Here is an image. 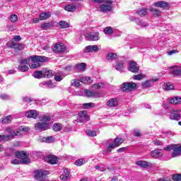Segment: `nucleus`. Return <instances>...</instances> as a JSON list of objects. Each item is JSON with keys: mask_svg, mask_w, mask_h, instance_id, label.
Returning a JSON list of instances; mask_svg holds the SVG:
<instances>
[{"mask_svg": "<svg viewBox=\"0 0 181 181\" xmlns=\"http://www.w3.org/2000/svg\"><path fill=\"white\" fill-rule=\"evenodd\" d=\"M92 97H93V98H100V93H98L97 91H93Z\"/></svg>", "mask_w": 181, "mask_h": 181, "instance_id": "60", "label": "nucleus"}, {"mask_svg": "<svg viewBox=\"0 0 181 181\" xmlns=\"http://www.w3.org/2000/svg\"><path fill=\"white\" fill-rule=\"evenodd\" d=\"M7 45L9 47H13V49H16V43H15L13 41H9L8 43H7Z\"/></svg>", "mask_w": 181, "mask_h": 181, "instance_id": "57", "label": "nucleus"}, {"mask_svg": "<svg viewBox=\"0 0 181 181\" xmlns=\"http://www.w3.org/2000/svg\"><path fill=\"white\" fill-rule=\"evenodd\" d=\"M59 177L61 180H67V179H70V172L69 170L64 169Z\"/></svg>", "mask_w": 181, "mask_h": 181, "instance_id": "24", "label": "nucleus"}, {"mask_svg": "<svg viewBox=\"0 0 181 181\" xmlns=\"http://www.w3.org/2000/svg\"><path fill=\"white\" fill-rule=\"evenodd\" d=\"M151 12H152L153 15H154L155 16H160L161 14L160 11H159V9L157 8H151Z\"/></svg>", "mask_w": 181, "mask_h": 181, "instance_id": "44", "label": "nucleus"}, {"mask_svg": "<svg viewBox=\"0 0 181 181\" xmlns=\"http://www.w3.org/2000/svg\"><path fill=\"white\" fill-rule=\"evenodd\" d=\"M151 156H152V158H154L155 159H159V158H162V150L160 149H157V150H154L152 151L150 153Z\"/></svg>", "mask_w": 181, "mask_h": 181, "instance_id": "21", "label": "nucleus"}, {"mask_svg": "<svg viewBox=\"0 0 181 181\" xmlns=\"http://www.w3.org/2000/svg\"><path fill=\"white\" fill-rule=\"evenodd\" d=\"M11 22L15 23L18 21V16L16 14H13L10 16Z\"/></svg>", "mask_w": 181, "mask_h": 181, "instance_id": "55", "label": "nucleus"}, {"mask_svg": "<svg viewBox=\"0 0 181 181\" xmlns=\"http://www.w3.org/2000/svg\"><path fill=\"white\" fill-rule=\"evenodd\" d=\"M28 60H30V64H28L30 69H37V67H40L39 62L43 63L47 60V58L43 56L34 55L28 57Z\"/></svg>", "mask_w": 181, "mask_h": 181, "instance_id": "1", "label": "nucleus"}, {"mask_svg": "<svg viewBox=\"0 0 181 181\" xmlns=\"http://www.w3.org/2000/svg\"><path fill=\"white\" fill-rule=\"evenodd\" d=\"M49 28H52V23H45L41 25V29H43L44 30H47Z\"/></svg>", "mask_w": 181, "mask_h": 181, "instance_id": "47", "label": "nucleus"}, {"mask_svg": "<svg viewBox=\"0 0 181 181\" xmlns=\"http://www.w3.org/2000/svg\"><path fill=\"white\" fill-rule=\"evenodd\" d=\"M51 123H44L42 122H39L35 124V129L36 131H47V129H50Z\"/></svg>", "mask_w": 181, "mask_h": 181, "instance_id": "6", "label": "nucleus"}, {"mask_svg": "<svg viewBox=\"0 0 181 181\" xmlns=\"http://www.w3.org/2000/svg\"><path fill=\"white\" fill-rule=\"evenodd\" d=\"M80 80L83 84H90V83H93V79L89 76H80Z\"/></svg>", "mask_w": 181, "mask_h": 181, "instance_id": "27", "label": "nucleus"}, {"mask_svg": "<svg viewBox=\"0 0 181 181\" xmlns=\"http://www.w3.org/2000/svg\"><path fill=\"white\" fill-rule=\"evenodd\" d=\"M20 131H23V132H28L30 131V128L29 127L21 126L19 127Z\"/></svg>", "mask_w": 181, "mask_h": 181, "instance_id": "54", "label": "nucleus"}, {"mask_svg": "<svg viewBox=\"0 0 181 181\" xmlns=\"http://www.w3.org/2000/svg\"><path fill=\"white\" fill-rule=\"evenodd\" d=\"M78 116L80 117V119H79L80 122H87V121L90 119L88 118V116H87L86 111H81L78 113Z\"/></svg>", "mask_w": 181, "mask_h": 181, "instance_id": "20", "label": "nucleus"}, {"mask_svg": "<svg viewBox=\"0 0 181 181\" xmlns=\"http://www.w3.org/2000/svg\"><path fill=\"white\" fill-rule=\"evenodd\" d=\"M1 122L3 124H8L9 122H11V121H12V116L11 115H8L4 118H2L1 119Z\"/></svg>", "mask_w": 181, "mask_h": 181, "instance_id": "40", "label": "nucleus"}, {"mask_svg": "<svg viewBox=\"0 0 181 181\" xmlns=\"http://www.w3.org/2000/svg\"><path fill=\"white\" fill-rule=\"evenodd\" d=\"M53 129L55 131V132H59L62 129V128H63V126H62L61 124H59V123H55L54 125H53Z\"/></svg>", "mask_w": 181, "mask_h": 181, "instance_id": "46", "label": "nucleus"}, {"mask_svg": "<svg viewBox=\"0 0 181 181\" xmlns=\"http://www.w3.org/2000/svg\"><path fill=\"white\" fill-rule=\"evenodd\" d=\"M59 26L62 29H67V28H70V24L65 21H62L59 22Z\"/></svg>", "mask_w": 181, "mask_h": 181, "instance_id": "37", "label": "nucleus"}, {"mask_svg": "<svg viewBox=\"0 0 181 181\" xmlns=\"http://www.w3.org/2000/svg\"><path fill=\"white\" fill-rule=\"evenodd\" d=\"M53 52L54 53H64L66 52V45L62 42L54 44Z\"/></svg>", "mask_w": 181, "mask_h": 181, "instance_id": "9", "label": "nucleus"}, {"mask_svg": "<svg viewBox=\"0 0 181 181\" xmlns=\"http://www.w3.org/2000/svg\"><path fill=\"white\" fill-rule=\"evenodd\" d=\"M86 133L88 136H97V132H95V130L87 129L86 131Z\"/></svg>", "mask_w": 181, "mask_h": 181, "instance_id": "38", "label": "nucleus"}, {"mask_svg": "<svg viewBox=\"0 0 181 181\" xmlns=\"http://www.w3.org/2000/svg\"><path fill=\"white\" fill-rule=\"evenodd\" d=\"M0 98H1V100H9L11 97L6 94H1Z\"/></svg>", "mask_w": 181, "mask_h": 181, "instance_id": "61", "label": "nucleus"}, {"mask_svg": "<svg viewBox=\"0 0 181 181\" xmlns=\"http://www.w3.org/2000/svg\"><path fill=\"white\" fill-rule=\"evenodd\" d=\"M115 69L118 71H122L124 70V64L123 63H117L115 66Z\"/></svg>", "mask_w": 181, "mask_h": 181, "instance_id": "49", "label": "nucleus"}, {"mask_svg": "<svg viewBox=\"0 0 181 181\" xmlns=\"http://www.w3.org/2000/svg\"><path fill=\"white\" fill-rule=\"evenodd\" d=\"M39 113H37V111H36V110H31L25 112V117H27L28 118H34V119H36Z\"/></svg>", "mask_w": 181, "mask_h": 181, "instance_id": "18", "label": "nucleus"}, {"mask_svg": "<svg viewBox=\"0 0 181 181\" xmlns=\"http://www.w3.org/2000/svg\"><path fill=\"white\" fill-rule=\"evenodd\" d=\"M44 76V73L40 71H37L34 72L35 78H42Z\"/></svg>", "mask_w": 181, "mask_h": 181, "instance_id": "43", "label": "nucleus"}, {"mask_svg": "<svg viewBox=\"0 0 181 181\" xmlns=\"http://www.w3.org/2000/svg\"><path fill=\"white\" fill-rule=\"evenodd\" d=\"M105 35H112L114 33V29H112L111 27H106L103 30Z\"/></svg>", "mask_w": 181, "mask_h": 181, "instance_id": "36", "label": "nucleus"}, {"mask_svg": "<svg viewBox=\"0 0 181 181\" xmlns=\"http://www.w3.org/2000/svg\"><path fill=\"white\" fill-rule=\"evenodd\" d=\"M163 88L165 91H170V90H173V88H175V86H173V84L171 83H165L163 85Z\"/></svg>", "mask_w": 181, "mask_h": 181, "instance_id": "29", "label": "nucleus"}, {"mask_svg": "<svg viewBox=\"0 0 181 181\" xmlns=\"http://www.w3.org/2000/svg\"><path fill=\"white\" fill-rule=\"evenodd\" d=\"M118 105V100L117 98H112L107 103V107H117Z\"/></svg>", "mask_w": 181, "mask_h": 181, "instance_id": "26", "label": "nucleus"}, {"mask_svg": "<svg viewBox=\"0 0 181 181\" xmlns=\"http://www.w3.org/2000/svg\"><path fill=\"white\" fill-rule=\"evenodd\" d=\"M171 74L173 76H181V66H174L170 69Z\"/></svg>", "mask_w": 181, "mask_h": 181, "instance_id": "17", "label": "nucleus"}, {"mask_svg": "<svg viewBox=\"0 0 181 181\" xmlns=\"http://www.w3.org/2000/svg\"><path fill=\"white\" fill-rule=\"evenodd\" d=\"M164 151H173L172 158H177L180 156L181 153V146L179 144H170L163 148Z\"/></svg>", "mask_w": 181, "mask_h": 181, "instance_id": "2", "label": "nucleus"}, {"mask_svg": "<svg viewBox=\"0 0 181 181\" xmlns=\"http://www.w3.org/2000/svg\"><path fill=\"white\" fill-rule=\"evenodd\" d=\"M71 86L74 87H79L80 86V81L77 79H74L71 81Z\"/></svg>", "mask_w": 181, "mask_h": 181, "instance_id": "53", "label": "nucleus"}, {"mask_svg": "<svg viewBox=\"0 0 181 181\" xmlns=\"http://www.w3.org/2000/svg\"><path fill=\"white\" fill-rule=\"evenodd\" d=\"M141 130L139 129H134V136H141Z\"/></svg>", "mask_w": 181, "mask_h": 181, "instance_id": "62", "label": "nucleus"}, {"mask_svg": "<svg viewBox=\"0 0 181 181\" xmlns=\"http://www.w3.org/2000/svg\"><path fill=\"white\" fill-rule=\"evenodd\" d=\"M157 81H158V78H153L151 80H147L145 82H144L143 83H141V86H142L143 88H149V87H152V85L153 84V83H156Z\"/></svg>", "mask_w": 181, "mask_h": 181, "instance_id": "19", "label": "nucleus"}, {"mask_svg": "<svg viewBox=\"0 0 181 181\" xmlns=\"http://www.w3.org/2000/svg\"><path fill=\"white\" fill-rule=\"evenodd\" d=\"M136 23L140 25V26H148V23L141 21V19H136Z\"/></svg>", "mask_w": 181, "mask_h": 181, "instance_id": "51", "label": "nucleus"}, {"mask_svg": "<svg viewBox=\"0 0 181 181\" xmlns=\"http://www.w3.org/2000/svg\"><path fill=\"white\" fill-rule=\"evenodd\" d=\"M84 93L86 97H93V91H90L89 90H85Z\"/></svg>", "mask_w": 181, "mask_h": 181, "instance_id": "59", "label": "nucleus"}, {"mask_svg": "<svg viewBox=\"0 0 181 181\" xmlns=\"http://www.w3.org/2000/svg\"><path fill=\"white\" fill-rule=\"evenodd\" d=\"M181 109H175L170 115V119L179 121L180 119Z\"/></svg>", "mask_w": 181, "mask_h": 181, "instance_id": "14", "label": "nucleus"}, {"mask_svg": "<svg viewBox=\"0 0 181 181\" xmlns=\"http://www.w3.org/2000/svg\"><path fill=\"white\" fill-rule=\"evenodd\" d=\"M12 165H20V163H22V161L19 160V158H15L11 160Z\"/></svg>", "mask_w": 181, "mask_h": 181, "instance_id": "56", "label": "nucleus"}, {"mask_svg": "<svg viewBox=\"0 0 181 181\" xmlns=\"http://www.w3.org/2000/svg\"><path fill=\"white\" fill-rule=\"evenodd\" d=\"M47 159L49 163H50L51 165H56V163H57L59 160L56 156H52V155L47 156Z\"/></svg>", "mask_w": 181, "mask_h": 181, "instance_id": "25", "label": "nucleus"}, {"mask_svg": "<svg viewBox=\"0 0 181 181\" xmlns=\"http://www.w3.org/2000/svg\"><path fill=\"white\" fill-rule=\"evenodd\" d=\"M50 119H52V118L50 116L47 115H44L40 117V122H43L44 124H50Z\"/></svg>", "mask_w": 181, "mask_h": 181, "instance_id": "32", "label": "nucleus"}, {"mask_svg": "<svg viewBox=\"0 0 181 181\" xmlns=\"http://www.w3.org/2000/svg\"><path fill=\"white\" fill-rule=\"evenodd\" d=\"M30 59H28V58L21 59L18 66V70L23 73L28 71V70H29V66H28L26 64H30Z\"/></svg>", "mask_w": 181, "mask_h": 181, "instance_id": "5", "label": "nucleus"}, {"mask_svg": "<svg viewBox=\"0 0 181 181\" xmlns=\"http://www.w3.org/2000/svg\"><path fill=\"white\" fill-rule=\"evenodd\" d=\"M134 80H143L145 78V74H139L133 76Z\"/></svg>", "mask_w": 181, "mask_h": 181, "instance_id": "48", "label": "nucleus"}, {"mask_svg": "<svg viewBox=\"0 0 181 181\" xmlns=\"http://www.w3.org/2000/svg\"><path fill=\"white\" fill-rule=\"evenodd\" d=\"M6 131L7 132V134H9L8 135H6V141L13 139L15 136H19V135H21V133L19 132H15V130H13V129L11 127L6 128Z\"/></svg>", "mask_w": 181, "mask_h": 181, "instance_id": "7", "label": "nucleus"}, {"mask_svg": "<svg viewBox=\"0 0 181 181\" xmlns=\"http://www.w3.org/2000/svg\"><path fill=\"white\" fill-rule=\"evenodd\" d=\"M44 77H47L48 78L53 77V71L45 70L44 73Z\"/></svg>", "mask_w": 181, "mask_h": 181, "instance_id": "45", "label": "nucleus"}, {"mask_svg": "<svg viewBox=\"0 0 181 181\" xmlns=\"http://www.w3.org/2000/svg\"><path fill=\"white\" fill-rule=\"evenodd\" d=\"M129 70L132 71V73H138V71H139V66L136 62L131 61L129 65Z\"/></svg>", "mask_w": 181, "mask_h": 181, "instance_id": "15", "label": "nucleus"}, {"mask_svg": "<svg viewBox=\"0 0 181 181\" xmlns=\"http://www.w3.org/2000/svg\"><path fill=\"white\" fill-rule=\"evenodd\" d=\"M28 153L25 151H16V157L18 159H20L21 163L23 165H28V163H30V160L28 158Z\"/></svg>", "mask_w": 181, "mask_h": 181, "instance_id": "3", "label": "nucleus"}, {"mask_svg": "<svg viewBox=\"0 0 181 181\" xmlns=\"http://www.w3.org/2000/svg\"><path fill=\"white\" fill-rule=\"evenodd\" d=\"M62 78H63V76H59V75L54 76V79L56 81H62Z\"/></svg>", "mask_w": 181, "mask_h": 181, "instance_id": "64", "label": "nucleus"}, {"mask_svg": "<svg viewBox=\"0 0 181 181\" xmlns=\"http://www.w3.org/2000/svg\"><path fill=\"white\" fill-rule=\"evenodd\" d=\"M117 57V55L114 52H110L106 56L107 59L109 61L115 60Z\"/></svg>", "mask_w": 181, "mask_h": 181, "instance_id": "34", "label": "nucleus"}, {"mask_svg": "<svg viewBox=\"0 0 181 181\" xmlns=\"http://www.w3.org/2000/svg\"><path fill=\"white\" fill-rule=\"evenodd\" d=\"M49 175V171L38 170L35 171V179L40 181H44L46 179V176Z\"/></svg>", "mask_w": 181, "mask_h": 181, "instance_id": "4", "label": "nucleus"}, {"mask_svg": "<svg viewBox=\"0 0 181 181\" xmlns=\"http://www.w3.org/2000/svg\"><path fill=\"white\" fill-rule=\"evenodd\" d=\"M16 49H17L18 50H23V49H25V45L19 43L16 46Z\"/></svg>", "mask_w": 181, "mask_h": 181, "instance_id": "58", "label": "nucleus"}, {"mask_svg": "<svg viewBox=\"0 0 181 181\" xmlns=\"http://www.w3.org/2000/svg\"><path fill=\"white\" fill-rule=\"evenodd\" d=\"M86 37L90 42H97L100 40V33L95 32L93 33H86Z\"/></svg>", "mask_w": 181, "mask_h": 181, "instance_id": "11", "label": "nucleus"}, {"mask_svg": "<svg viewBox=\"0 0 181 181\" xmlns=\"http://www.w3.org/2000/svg\"><path fill=\"white\" fill-rule=\"evenodd\" d=\"M136 88V83L134 82L124 83L121 86L122 91H131Z\"/></svg>", "mask_w": 181, "mask_h": 181, "instance_id": "10", "label": "nucleus"}, {"mask_svg": "<svg viewBox=\"0 0 181 181\" xmlns=\"http://www.w3.org/2000/svg\"><path fill=\"white\" fill-rule=\"evenodd\" d=\"M154 6H156V8H162L163 9H165V8H168V6H169V3L160 1L154 3Z\"/></svg>", "mask_w": 181, "mask_h": 181, "instance_id": "22", "label": "nucleus"}, {"mask_svg": "<svg viewBox=\"0 0 181 181\" xmlns=\"http://www.w3.org/2000/svg\"><path fill=\"white\" fill-rule=\"evenodd\" d=\"M42 142H46L47 144H52L54 141V137L49 136L47 137L41 138Z\"/></svg>", "mask_w": 181, "mask_h": 181, "instance_id": "31", "label": "nucleus"}, {"mask_svg": "<svg viewBox=\"0 0 181 181\" xmlns=\"http://www.w3.org/2000/svg\"><path fill=\"white\" fill-rule=\"evenodd\" d=\"M148 13V11L146 8H141L140 10L137 11V15L139 16H145Z\"/></svg>", "mask_w": 181, "mask_h": 181, "instance_id": "42", "label": "nucleus"}, {"mask_svg": "<svg viewBox=\"0 0 181 181\" xmlns=\"http://www.w3.org/2000/svg\"><path fill=\"white\" fill-rule=\"evenodd\" d=\"M82 107L85 110H88V108H93V107H95V104L93 103H83Z\"/></svg>", "mask_w": 181, "mask_h": 181, "instance_id": "41", "label": "nucleus"}, {"mask_svg": "<svg viewBox=\"0 0 181 181\" xmlns=\"http://www.w3.org/2000/svg\"><path fill=\"white\" fill-rule=\"evenodd\" d=\"M153 144L156 146H162V145H163V143L161 141H159V140L153 141Z\"/></svg>", "mask_w": 181, "mask_h": 181, "instance_id": "63", "label": "nucleus"}, {"mask_svg": "<svg viewBox=\"0 0 181 181\" xmlns=\"http://www.w3.org/2000/svg\"><path fill=\"white\" fill-rule=\"evenodd\" d=\"M84 163H86V160H84L83 158H79L76 161L75 165L76 166H82V165H84Z\"/></svg>", "mask_w": 181, "mask_h": 181, "instance_id": "50", "label": "nucleus"}, {"mask_svg": "<svg viewBox=\"0 0 181 181\" xmlns=\"http://www.w3.org/2000/svg\"><path fill=\"white\" fill-rule=\"evenodd\" d=\"M112 1L107 0V3L105 4H100L99 6V9L100 12H110L112 9Z\"/></svg>", "mask_w": 181, "mask_h": 181, "instance_id": "8", "label": "nucleus"}, {"mask_svg": "<svg viewBox=\"0 0 181 181\" xmlns=\"http://www.w3.org/2000/svg\"><path fill=\"white\" fill-rule=\"evenodd\" d=\"M173 180L180 181L181 180V174H174L172 177Z\"/></svg>", "mask_w": 181, "mask_h": 181, "instance_id": "52", "label": "nucleus"}, {"mask_svg": "<svg viewBox=\"0 0 181 181\" xmlns=\"http://www.w3.org/2000/svg\"><path fill=\"white\" fill-rule=\"evenodd\" d=\"M170 104H173L174 105H179L181 104V98L179 96H175L170 99L169 100Z\"/></svg>", "mask_w": 181, "mask_h": 181, "instance_id": "23", "label": "nucleus"}, {"mask_svg": "<svg viewBox=\"0 0 181 181\" xmlns=\"http://www.w3.org/2000/svg\"><path fill=\"white\" fill-rule=\"evenodd\" d=\"M84 53H97V52H100V47L98 45H88L85 47L83 50Z\"/></svg>", "mask_w": 181, "mask_h": 181, "instance_id": "12", "label": "nucleus"}, {"mask_svg": "<svg viewBox=\"0 0 181 181\" xmlns=\"http://www.w3.org/2000/svg\"><path fill=\"white\" fill-rule=\"evenodd\" d=\"M40 86L44 88H54L56 84L53 83L52 81H45L40 83Z\"/></svg>", "mask_w": 181, "mask_h": 181, "instance_id": "16", "label": "nucleus"}, {"mask_svg": "<svg viewBox=\"0 0 181 181\" xmlns=\"http://www.w3.org/2000/svg\"><path fill=\"white\" fill-rule=\"evenodd\" d=\"M104 83L101 82V83H94L92 86V88H95V90H100V88H104Z\"/></svg>", "mask_w": 181, "mask_h": 181, "instance_id": "39", "label": "nucleus"}, {"mask_svg": "<svg viewBox=\"0 0 181 181\" xmlns=\"http://www.w3.org/2000/svg\"><path fill=\"white\" fill-rule=\"evenodd\" d=\"M65 11H67L68 12H74L76 9V6L73 4H68L65 6L64 7Z\"/></svg>", "mask_w": 181, "mask_h": 181, "instance_id": "33", "label": "nucleus"}, {"mask_svg": "<svg viewBox=\"0 0 181 181\" xmlns=\"http://www.w3.org/2000/svg\"><path fill=\"white\" fill-rule=\"evenodd\" d=\"M123 142H124V139L117 137L113 142L109 144V146H107V148L114 149L115 148H117V146H119V145H121V144H122Z\"/></svg>", "mask_w": 181, "mask_h": 181, "instance_id": "13", "label": "nucleus"}, {"mask_svg": "<svg viewBox=\"0 0 181 181\" xmlns=\"http://www.w3.org/2000/svg\"><path fill=\"white\" fill-rule=\"evenodd\" d=\"M86 64L84 63L78 64L76 65V69L78 71H84L86 70Z\"/></svg>", "mask_w": 181, "mask_h": 181, "instance_id": "35", "label": "nucleus"}, {"mask_svg": "<svg viewBox=\"0 0 181 181\" xmlns=\"http://www.w3.org/2000/svg\"><path fill=\"white\" fill-rule=\"evenodd\" d=\"M136 165L138 166H141V168H148L151 165V163L144 161V160H139L136 162Z\"/></svg>", "mask_w": 181, "mask_h": 181, "instance_id": "30", "label": "nucleus"}, {"mask_svg": "<svg viewBox=\"0 0 181 181\" xmlns=\"http://www.w3.org/2000/svg\"><path fill=\"white\" fill-rule=\"evenodd\" d=\"M50 16H52V13H50V12L41 13L40 14V21H46V19H49V18H50Z\"/></svg>", "mask_w": 181, "mask_h": 181, "instance_id": "28", "label": "nucleus"}]
</instances>
